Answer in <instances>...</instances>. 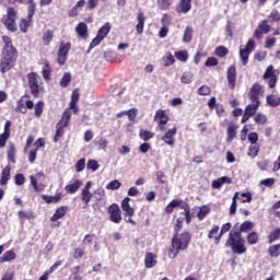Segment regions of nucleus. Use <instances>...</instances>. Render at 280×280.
I'll use <instances>...</instances> for the list:
<instances>
[{"mask_svg": "<svg viewBox=\"0 0 280 280\" xmlns=\"http://www.w3.org/2000/svg\"><path fill=\"white\" fill-rule=\"evenodd\" d=\"M240 226V223H236L233 229L229 233V238L225 242L226 248H231L232 253L235 255H244L246 253V244L244 241V237H242V234H240V231H237V228Z\"/></svg>", "mask_w": 280, "mask_h": 280, "instance_id": "1", "label": "nucleus"}, {"mask_svg": "<svg viewBox=\"0 0 280 280\" xmlns=\"http://www.w3.org/2000/svg\"><path fill=\"white\" fill-rule=\"evenodd\" d=\"M189 242H191V235L189 232L178 234V232L172 237V248L168 250V257L176 259L180 250H187L189 248Z\"/></svg>", "mask_w": 280, "mask_h": 280, "instance_id": "2", "label": "nucleus"}, {"mask_svg": "<svg viewBox=\"0 0 280 280\" xmlns=\"http://www.w3.org/2000/svg\"><path fill=\"white\" fill-rule=\"evenodd\" d=\"M27 82L33 97H39L43 91H45V88L43 86V80L35 72L27 74Z\"/></svg>", "mask_w": 280, "mask_h": 280, "instance_id": "3", "label": "nucleus"}, {"mask_svg": "<svg viewBox=\"0 0 280 280\" xmlns=\"http://www.w3.org/2000/svg\"><path fill=\"white\" fill-rule=\"evenodd\" d=\"M70 121H71V110L66 109L62 114L61 119L59 120V122L56 126L57 130H56V135H55V141H58V139H60V137H62V135H65V129L67 128V126H69Z\"/></svg>", "mask_w": 280, "mask_h": 280, "instance_id": "4", "label": "nucleus"}, {"mask_svg": "<svg viewBox=\"0 0 280 280\" xmlns=\"http://www.w3.org/2000/svg\"><path fill=\"white\" fill-rule=\"evenodd\" d=\"M2 23L9 32H16L19 30L16 26V11L13 8L8 9V14L3 16Z\"/></svg>", "mask_w": 280, "mask_h": 280, "instance_id": "5", "label": "nucleus"}, {"mask_svg": "<svg viewBox=\"0 0 280 280\" xmlns=\"http://www.w3.org/2000/svg\"><path fill=\"white\" fill-rule=\"evenodd\" d=\"M264 93H265L264 85L259 83H254L248 92V97L250 102L260 104L259 97H262Z\"/></svg>", "mask_w": 280, "mask_h": 280, "instance_id": "6", "label": "nucleus"}, {"mask_svg": "<svg viewBox=\"0 0 280 280\" xmlns=\"http://www.w3.org/2000/svg\"><path fill=\"white\" fill-rule=\"evenodd\" d=\"M107 213L109 215L110 222L114 224H121V209L117 203H113L107 208Z\"/></svg>", "mask_w": 280, "mask_h": 280, "instance_id": "7", "label": "nucleus"}, {"mask_svg": "<svg viewBox=\"0 0 280 280\" xmlns=\"http://www.w3.org/2000/svg\"><path fill=\"white\" fill-rule=\"evenodd\" d=\"M69 51H71V43L61 42L58 49V57H57L58 65L62 66L65 65V62H67Z\"/></svg>", "mask_w": 280, "mask_h": 280, "instance_id": "8", "label": "nucleus"}, {"mask_svg": "<svg viewBox=\"0 0 280 280\" xmlns=\"http://www.w3.org/2000/svg\"><path fill=\"white\" fill-rule=\"evenodd\" d=\"M228 85L231 91L235 90V82H237V73L235 66H230L226 71Z\"/></svg>", "mask_w": 280, "mask_h": 280, "instance_id": "9", "label": "nucleus"}, {"mask_svg": "<svg viewBox=\"0 0 280 280\" xmlns=\"http://www.w3.org/2000/svg\"><path fill=\"white\" fill-rule=\"evenodd\" d=\"M154 120H158L160 130H165V125L170 121V117L165 114V110L159 109L155 113Z\"/></svg>", "mask_w": 280, "mask_h": 280, "instance_id": "10", "label": "nucleus"}, {"mask_svg": "<svg viewBox=\"0 0 280 280\" xmlns=\"http://www.w3.org/2000/svg\"><path fill=\"white\" fill-rule=\"evenodd\" d=\"M270 32V25H268V21H262L259 26L255 30L254 36L259 40L264 34H268Z\"/></svg>", "mask_w": 280, "mask_h": 280, "instance_id": "11", "label": "nucleus"}, {"mask_svg": "<svg viewBox=\"0 0 280 280\" xmlns=\"http://www.w3.org/2000/svg\"><path fill=\"white\" fill-rule=\"evenodd\" d=\"M121 209L125 211V218H132L135 215V208L130 207V198L126 197L121 201Z\"/></svg>", "mask_w": 280, "mask_h": 280, "instance_id": "12", "label": "nucleus"}, {"mask_svg": "<svg viewBox=\"0 0 280 280\" xmlns=\"http://www.w3.org/2000/svg\"><path fill=\"white\" fill-rule=\"evenodd\" d=\"M36 13H33L31 16H30V10H27V16L26 19H22L20 21V24H19V27L21 30V32H23V34H27V30L30 28V25H32V19H34V15Z\"/></svg>", "mask_w": 280, "mask_h": 280, "instance_id": "13", "label": "nucleus"}, {"mask_svg": "<svg viewBox=\"0 0 280 280\" xmlns=\"http://www.w3.org/2000/svg\"><path fill=\"white\" fill-rule=\"evenodd\" d=\"M13 3H22L23 5H27V10L30 12L28 16L36 14V2L34 0H10Z\"/></svg>", "mask_w": 280, "mask_h": 280, "instance_id": "14", "label": "nucleus"}, {"mask_svg": "<svg viewBox=\"0 0 280 280\" xmlns=\"http://www.w3.org/2000/svg\"><path fill=\"white\" fill-rule=\"evenodd\" d=\"M15 63L16 61H12L11 59H4L3 57H1V60H0L1 73H8V71H10Z\"/></svg>", "mask_w": 280, "mask_h": 280, "instance_id": "15", "label": "nucleus"}, {"mask_svg": "<svg viewBox=\"0 0 280 280\" xmlns=\"http://www.w3.org/2000/svg\"><path fill=\"white\" fill-rule=\"evenodd\" d=\"M16 48H3L2 58L16 62Z\"/></svg>", "mask_w": 280, "mask_h": 280, "instance_id": "16", "label": "nucleus"}, {"mask_svg": "<svg viewBox=\"0 0 280 280\" xmlns=\"http://www.w3.org/2000/svg\"><path fill=\"white\" fill-rule=\"evenodd\" d=\"M232 180L230 177L223 176L212 182V189H221L222 185H231Z\"/></svg>", "mask_w": 280, "mask_h": 280, "instance_id": "17", "label": "nucleus"}, {"mask_svg": "<svg viewBox=\"0 0 280 280\" xmlns=\"http://www.w3.org/2000/svg\"><path fill=\"white\" fill-rule=\"evenodd\" d=\"M82 187V180L75 179L73 183L68 184L65 189L67 194H75Z\"/></svg>", "mask_w": 280, "mask_h": 280, "instance_id": "18", "label": "nucleus"}, {"mask_svg": "<svg viewBox=\"0 0 280 280\" xmlns=\"http://www.w3.org/2000/svg\"><path fill=\"white\" fill-rule=\"evenodd\" d=\"M191 10V0H180L179 5L177 7V12L180 14H187Z\"/></svg>", "mask_w": 280, "mask_h": 280, "instance_id": "19", "label": "nucleus"}, {"mask_svg": "<svg viewBox=\"0 0 280 280\" xmlns=\"http://www.w3.org/2000/svg\"><path fill=\"white\" fill-rule=\"evenodd\" d=\"M75 32L81 38H86L89 36V26L84 22H81L77 25Z\"/></svg>", "mask_w": 280, "mask_h": 280, "instance_id": "20", "label": "nucleus"}, {"mask_svg": "<svg viewBox=\"0 0 280 280\" xmlns=\"http://www.w3.org/2000/svg\"><path fill=\"white\" fill-rule=\"evenodd\" d=\"M137 21L138 24L136 25V30L138 34H143V27L145 26V15L143 12L138 13Z\"/></svg>", "mask_w": 280, "mask_h": 280, "instance_id": "21", "label": "nucleus"}, {"mask_svg": "<svg viewBox=\"0 0 280 280\" xmlns=\"http://www.w3.org/2000/svg\"><path fill=\"white\" fill-rule=\"evenodd\" d=\"M42 198L47 205H51L60 202V200L62 199V194L58 192L55 196L42 195Z\"/></svg>", "mask_w": 280, "mask_h": 280, "instance_id": "22", "label": "nucleus"}, {"mask_svg": "<svg viewBox=\"0 0 280 280\" xmlns=\"http://www.w3.org/2000/svg\"><path fill=\"white\" fill-rule=\"evenodd\" d=\"M65 215H67V208L65 206H61L56 210L50 220L51 222H58V220L65 218Z\"/></svg>", "mask_w": 280, "mask_h": 280, "instance_id": "23", "label": "nucleus"}, {"mask_svg": "<svg viewBox=\"0 0 280 280\" xmlns=\"http://www.w3.org/2000/svg\"><path fill=\"white\" fill-rule=\"evenodd\" d=\"M16 259V253L12 249L4 252L2 257H0V264H5L7 261H14Z\"/></svg>", "mask_w": 280, "mask_h": 280, "instance_id": "24", "label": "nucleus"}, {"mask_svg": "<svg viewBox=\"0 0 280 280\" xmlns=\"http://www.w3.org/2000/svg\"><path fill=\"white\" fill-rule=\"evenodd\" d=\"M183 205H185L183 202V200L180 199H173L165 208V211L167 213H173L174 209H176V207H180V209H183Z\"/></svg>", "mask_w": 280, "mask_h": 280, "instance_id": "25", "label": "nucleus"}, {"mask_svg": "<svg viewBox=\"0 0 280 280\" xmlns=\"http://www.w3.org/2000/svg\"><path fill=\"white\" fill-rule=\"evenodd\" d=\"M144 266H145V268H154V266H156V258H155L154 254L147 253L145 258H144Z\"/></svg>", "mask_w": 280, "mask_h": 280, "instance_id": "26", "label": "nucleus"}, {"mask_svg": "<svg viewBox=\"0 0 280 280\" xmlns=\"http://www.w3.org/2000/svg\"><path fill=\"white\" fill-rule=\"evenodd\" d=\"M259 104L260 103H255V102H252V104L247 105L245 107V115H248L249 117H253V115H255L259 108Z\"/></svg>", "mask_w": 280, "mask_h": 280, "instance_id": "27", "label": "nucleus"}, {"mask_svg": "<svg viewBox=\"0 0 280 280\" xmlns=\"http://www.w3.org/2000/svg\"><path fill=\"white\" fill-rule=\"evenodd\" d=\"M11 170L12 168L10 167V165L5 166L2 170L0 185H8V182L10 180V172H11Z\"/></svg>", "mask_w": 280, "mask_h": 280, "instance_id": "28", "label": "nucleus"}, {"mask_svg": "<svg viewBox=\"0 0 280 280\" xmlns=\"http://www.w3.org/2000/svg\"><path fill=\"white\" fill-rule=\"evenodd\" d=\"M253 229H255V223H253V221H245L240 225V230L237 231L242 234L248 233V231H253Z\"/></svg>", "mask_w": 280, "mask_h": 280, "instance_id": "29", "label": "nucleus"}, {"mask_svg": "<svg viewBox=\"0 0 280 280\" xmlns=\"http://www.w3.org/2000/svg\"><path fill=\"white\" fill-rule=\"evenodd\" d=\"M108 34H110V23L107 22L98 30L97 36L104 40Z\"/></svg>", "mask_w": 280, "mask_h": 280, "instance_id": "30", "label": "nucleus"}, {"mask_svg": "<svg viewBox=\"0 0 280 280\" xmlns=\"http://www.w3.org/2000/svg\"><path fill=\"white\" fill-rule=\"evenodd\" d=\"M10 128H12V122L10 120H8L4 124L3 133H0V141H8V139H10Z\"/></svg>", "mask_w": 280, "mask_h": 280, "instance_id": "31", "label": "nucleus"}, {"mask_svg": "<svg viewBox=\"0 0 280 280\" xmlns=\"http://www.w3.org/2000/svg\"><path fill=\"white\" fill-rule=\"evenodd\" d=\"M194 38V27L187 26L184 31L183 43H189Z\"/></svg>", "mask_w": 280, "mask_h": 280, "instance_id": "32", "label": "nucleus"}, {"mask_svg": "<svg viewBox=\"0 0 280 280\" xmlns=\"http://www.w3.org/2000/svg\"><path fill=\"white\" fill-rule=\"evenodd\" d=\"M25 100H27V96H22L18 101V105H16L18 113H22V115H25V113H27V107L25 105Z\"/></svg>", "mask_w": 280, "mask_h": 280, "instance_id": "33", "label": "nucleus"}, {"mask_svg": "<svg viewBox=\"0 0 280 280\" xmlns=\"http://www.w3.org/2000/svg\"><path fill=\"white\" fill-rule=\"evenodd\" d=\"M259 154V144L257 141H252L249 145L248 156H252V159H255Z\"/></svg>", "mask_w": 280, "mask_h": 280, "instance_id": "34", "label": "nucleus"}, {"mask_svg": "<svg viewBox=\"0 0 280 280\" xmlns=\"http://www.w3.org/2000/svg\"><path fill=\"white\" fill-rule=\"evenodd\" d=\"M237 125L235 124H230L228 126V141H233V139H235L237 132Z\"/></svg>", "mask_w": 280, "mask_h": 280, "instance_id": "35", "label": "nucleus"}, {"mask_svg": "<svg viewBox=\"0 0 280 280\" xmlns=\"http://www.w3.org/2000/svg\"><path fill=\"white\" fill-rule=\"evenodd\" d=\"M267 104L272 106V108H277V106H280V97L276 95H268Z\"/></svg>", "mask_w": 280, "mask_h": 280, "instance_id": "36", "label": "nucleus"}, {"mask_svg": "<svg viewBox=\"0 0 280 280\" xmlns=\"http://www.w3.org/2000/svg\"><path fill=\"white\" fill-rule=\"evenodd\" d=\"M255 124L258 126H264V124H268V117L261 113H258L254 116Z\"/></svg>", "mask_w": 280, "mask_h": 280, "instance_id": "37", "label": "nucleus"}, {"mask_svg": "<svg viewBox=\"0 0 280 280\" xmlns=\"http://www.w3.org/2000/svg\"><path fill=\"white\" fill-rule=\"evenodd\" d=\"M250 57V52L247 50H243L242 46L240 47V58L242 60L243 67L248 65V58Z\"/></svg>", "mask_w": 280, "mask_h": 280, "instance_id": "38", "label": "nucleus"}, {"mask_svg": "<svg viewBox=\"0 0 280 280\" xmlns=\"http://www.w3.org/2000/svg\"><path fill=\"white\" fill-rule=\"evenodd\" d=\"M45 109V103L43 101H38L36 104H35V107H34V115L35 117H40V115H43V110Z\"/></svg>", "mask_w": 280, "mask_h": 280, "instance_id": "39", "label": "nucleus"}, {"mask_svg": "<svg viewBox=\"0 0 280 280\" xmlns=\"http://www.w3.org/2000/svg\"><path fill=\"white\" fill-rule=\"evenodd\" d=\"M93 198V194L91 190H82L81 191V199L83 202H85V207H89V202H91V199Z\"/></svg>", "mask_w": 280, "mask_h": 280, "instance_id": "40", "label": "nucleus"}, {"mask_svg": "<svg viewBox=\"0 0 280 280\" xmlns=\"http://www.w3.org/2000/svg\"><path fill=\"white\" fill-rule=\"evenodd\" d=\"M175 58H177L179 62H187L189 54L187 52V50H179L175 52Z\"/></svg>", "mask_w": 280, "mask_h": 280, "instance_id": "41", "label": "nucleus"}, {"mask_svg": "<svg viewBox=\"0 0 280 280\" xmlns=\"http://www.w3.org/2000/svg\"><path fill=\"white\" fill-rule=\"evenodd\" d=\"M257 242H259V235L257 234V232H250L247 235V244H250V246H254L255 244H257Z\"/></svg>", "mask_w": 280, "mask_h": 280, "instance_id": "42", "label": "nucleus"}, {"mask_svg": "<svg viewBox=\"0 0 280 280\" xmlns=\"http://www.w3.org/2000/svg\"><path fill=\"white\" fill-rule=\"evenodd\" d=\"M183 84H191L194 82V73L191 72H184L180 79Z\"/></svg>", "mask_w": 280, "mask_h": 280, "instance_id": "43", "label": "nucleus"}, {"mask_svg": "<svg viewBox=\"0 0 280 280\" xmlns=\"http://www.w3.org/2000/svg\"><path fill=\"white\" fill-rule=\"evenodd\" d=\"M70 83H71V73L65 72L63 77L60 80V86H62V89H67V86H69Z\"/></svg>", "mask_w": 280, "mask_h": 280, "instance_id": "44", "label": "nucleus"}, {"mask_svg": "<svg viewBox=\"0 0 280 280\" xmlns=\"http://www.w3.org/2000/svg\"><path fill=\"white\" fill-rule=\"evenodd\" d=\"M8 160L10 163H16V148H14V144L10 145V150L8 151Z\"/></svg>", "mask_w": 280, "mask_h": 280, "instance_id": "45", "label": "nucleus"}, {"mask_svg": "<svg viewBox=\"0 0 280 280\" xmlns=\"http://www.w3.org/2000/svg\"><path fill=\"white\" fill-rule=\"evenodd\" d=\"M237 196H240V192H235L232 199V205L230 207V215H235L237 211Z\"/></svg>", "mask_w": 280, "mask_h": 280, "instance_id": "46", "label": "nucleus"}, {"mask_svg": "<svg viewBox=\"0 0 280 280\" xmlns=\"http://www.w3.org/2000/svg\"><path fill=\"white\" fill-rule=\"evenodd\" d=\"M42 40L44 45H49V43L54 40V31H47L46 33H44Z\"/></svg>", "mask_w": 280, "mask_h": 280, "instance_id": "47", "label": "nucleus"}, {"mask_svg": "<svg viewBox=\"0 0 280 280\" xmlns=\"http://www.w3.org/2000/svg\"><path fill=\"white\" fill-rule=\"evenodd\" d=\"M80 100V91L73 90L71 95L70 108H75V104H78Z\"/></svg>", "mask_w": 280, "mask_h": 280, "instance_id": "48", "label": "nucleus"}, {"mask_svg": "<svg viewBox=\"0 0 280 280\" xmlns=\"http://www.w3.org/2000/svg\"><path fill=\"white\" fill-rule=\"evenodd\" d=\"M42 73H43L44 80H47V81L51 80V77H50L51 68L49 67V63H45Z\"/></svg>", "mask_w": 280, "mask_h": 280, "instance_id": "49", "label": "nucleus"}, {"mask_svg": "<svg viewBox=\"0 0 280 280\" xmlns=\"http://www.w3.org/2000/svg\"><path fill=\"white\" fill-rule=\"evenodd\" d=\"M119 187H121V182H119L118 179H114L106 185V189H109L112 191H116V189H119Z\"/></svg>", "mask_w": 280, "mask_h": 280, "instance_id": "50", "label": "nucleus"}, {"mask_svg": "<svg viewBox=\"0 0 280 280\" xmlns=\"http://www.w3.org/2000/svg\"><path fill=\"white\" fill-rule=\"evenodd\" d=\"M268 253L271 257H279L280 255V244L270 246Z\"/></svg>", "mask_w": 280, "mask_h": 280, "instance_id": "51", "label": "nucleus"}, {"mask_svg": "<svg viewBox=\"0 0 280 280\" xmlns=\"http://www.w3.org/2000/svg\"><path fill=\"white\" fill-rule=\"evenodd\" d=\"M139 135H140V139H142L143 141H150V139L154 137V133L143 129L140 130Z\"/></svg>", "mask_w": 280, "mask_h": 280, "instance_id": "52", "label": "nucleus"}, {"mask_svg": "<svg viewBox=\"0 0 280 280\" xmlns=\"http://www.w3.org/2000/svg\"><path fill=\"white\" fill-rule=\"evenodd\" d=\"M210 209L207 206H202L201 208H199V211L197 213V218L199 220H205V217L209 213Z\"/></svg>", "mask_w": 280, "mask_h": 280, "instance_id": "53", "label": "nucleus"}, {"mask_svg": "<svg viewBox=\"0 0 280 280\" xmlns=\"http://www.w3.org/2000/svg\"><path fill=\"white\" fill-rule=\"evenodd\" d=\"M182 209L184 210V215L186 218V222H187V224H189V222H191L189 205L183 203Z\"/></svg>", "mask_w": 280, "mask_h": 280, "instance_id": "54", "label": "nucleus"}, {"mask_svg": "<svg viewBox=\"0 0 280 280\" xmlns=\"http://www.w3.org/2000/svg\"><path fill=\"white\" fill-rule=\"evenodd\" d=\"M84 167H86V159L82 158L75 164V172H83Z\"/></svg>", "mask_w": 280, "mask_h": 280, "instance_id": "55", "label": "nucleus"}, {"mask_svg": "<svg viewBox=\"0 0 280 280\" xmlns=\"http://www.w3.org/2000/svg\"><path fill=\"white\" fill-rule=\"evenodd\" d=\"M229 55V49L224 46H220L215 49V56H219V58H224V56Z\"/></svg>", "mask_w": 280, "mask_h": 280, "instance_id": "56", "label": "nucleus"}, {"mask_svg": "<svg viewBox=\"0 0 280 280\" xmlns=\"http://www.w3.org/2000/svg\"><path fill=\"white\" fill-rule=\"evenodd\" d=\"M279 237H280V229L273 230L269 234V244H272V242H277V240H279Z\"/></svg>", "mask_w": 280, "mask_h": 280, "instance_id": "57", "label": "nucleus"}, {"mask_svg": "<svg viewBox=\"0 0 280 280\" xmlns=\"http://www.w3.org/2000/svg\"><path fill=\"white\" fill-rule=\"evenodd\" d=\"M164 67H172L176 60L174 59V55L170 54L163 58Z\"/></svg>", "mask_w": 280, "mask_h": 280, "instance_id": "58", "label": "nucleus"}, {"mask_svg": "<svg viewBox=\"0 0 280 280\" xmlns=\"http://www.w3.org/2000/svg\"><path fill=\"white\" fill-rule=\"evenodd\" d=\"M161 10H167L174 0H158Z\"/></svg>", "mask_w": 280, "mask_h": 280, "instance_id": "59", "label": "nucleus"}, {"mask_svg": "<svg viewBox=\"0 0 280 280\" xmlns=\"http://www.w3.org/2000/svg\"><path fill=\"white\" fill-rule=\"evenodd\" d=\"M198 95H211V88L207 86V85H201L198 91H197Z\"/></svg>", "mask_w": 280, "mask_h": 280, "instance_id": "60", "label": "nucleus"}, {"mask_svg": "<svg viewBox=\"0 0 280 280\" xmlns=\"http://www.w3.org/2000/svg\"><path fill=\"white\" fill-rule=\"evenodd\" d=\"M273 67L272 66H268L262 78L264 80H270V78H272V75H276L273 72Z\"/></svg>", "mask_w": 280, "mask_h": 280, "instance_id": "61", "label": "nucleus"}, {"mask_svg": "<svg viewBox=\"0 0 280 280\" xmlns=\"http://www.w3.org/2000/svg\"><path fill=\"white\" fill-rule=\"evenodd\" d=\"M88 170H92V172H97L100 170V163L95 160H90L88 162Z\"/></svg>", "mask_w": 280, "mask_h": 280, "instance_id": "62", "label": "nucleus"}, {"mask_svg": "<svg viewBox=\"0 0 280 280\" xmlns=\"http://www.w3.org/2000/svg\"><path fill=\"white\" fill-rule=\"evenodd\" d=\"M243 50L249 51V54H253V51H255V40L248 39V42H247L245 48H243Z\"/></svg>", "mask_w": 280, "mask_h": 280, "instance_id": "63", "label": "nucleus"}, {"mask_svg": "<svg viewBox=\"0 0 280 280\" xmlns=\"http://www.w3.org/2000/svg\"><path fill=\"white\" fill-rule=\"evenodd\" d=\"M275 183H276V179L270 177V178L261 179L259 185H264L265 187H272Z\"/></svg>", "mask_w": 280, "mask_h": 280, "instance_id": "64", "label": "nucleus"}]
</instances>
